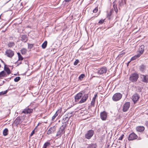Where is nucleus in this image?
<instances>
[{
	"label": "nucleus",
	"instance_id": "obj_26",
	"mask_svg": "<svg viewBox=\"0 0 148 148\" xmlns=\"http://www.w3.org/2000/svg\"><path fill=\"white\" fill-rule=\"evenodd\" d=\"M18 56V58L19 60H22L23 59V58L21 56L19 53H17Z\"/></svg>",
	"mask_w": 148,
	"mask_h": 148
},
{
	"label": "nucleus",
	"instance_id": "obj_52",
	"mask_svg": "<svg viewBox=\"0 0 148 148\" xmlns=\"http://www.w3.org/2000/svg\"><path fill=\"white\" fill-rule=\"evenodd\" d=\"M81 148H85V147H82Z\"/></svg>",
	"mask_w": 148,
	"mask_h": 148
},
{
	"label": "nucleus",
	"instance_id": "obj_15",
	"mask_svg": "<svg viewBox=\"0 0 148 148\" xmlns=\"http://www.w3.org/2000/svg\"><path fill=\"white\" fill-rule=\"evenodd\" d=\"M107 114L105 112H101L100 114V116L103 120H105L106 119Z\"/></svg>",
	"mask_w": 148,
	"mask_h": 148
},
{
	"label": "nucleus",
	"instance_id": "obj_4",
	"mask_svg": "<svg viewBox=\"0 0 148 148\" xmlns=\"http://www.w3.org/2000/svg\"><path fill=\"white\" fill-rule=\"evenodd\" d=\"M122 97V95L120 93L115 94L112 97V99L114 101H117L120 100Z\"/></svg>",
	"mask_w": 148,
	"mask_h": 148
},
{
	"label": "nucleus",
	"instance_id": "obj_16",
	"mask_svg": "<svg viewBox=\"0 0 148 148\" xmlns=\"http://www.w3.org/2000/svg\"><path fill=\"white\" fill-rule=\"evenodd\" d=\"M61 112V110H58L55 113V114H54V115L52 116V121H53L54 119L57 116H58L59 115H60V114Z\"/></svg>",
	"mask_w": 148,
	"mask_h": 148
},
{
	"label": "nucleus",
	"instance_id": "obj_18",
	"mask_svg": "<svg viewBox=\"0 0 148 148\" xmlns=\"http://www.w3.org/2000/svg\"><path fill=\"white\" fill-rule=\"evenodd\" d=\"M97 145L96 143H91L88 145L87 148H96Z\"/></svg>",
	"mask_w": 148,
	"mask_h": 148
},
{
	"label": "nucleus",
	"instance_id": "obj_11",
	"mask_svg": "<svg viewBox=\"0 0 148 148\" xmlns=\"http://www.w3.org/2000/svg\"><path fill=\"white\" fill-rule=\"evenodd\" d=\"M140 97L137 94H134L132 97V100L134 103L138 100Z\"/></svg>",
	"mask_w": 148,
	"mask_h": 148
},
{
	"label": "nucleus",
	"instance_id": "obj_1",
	"mask_svg": "<svg viewBox=\"0 0 148 148\" xmlns=\"http://www.w3.org/2000/svg\"><path fill=\"white\" fill-rule=\"evenodd\" d=\"M88 97V94H85L84 92H80L75 96V101L79 103H81L85 102Z\"/></svg>",
	"mask_w": 148,
	"mask_h": 148
},
{
	"label": "nucleus",
	"instance_id": "obj_3",
	"mask_svg": "<svg viewBox=\"0 0 148 148\" xmlns=\"http://www.w3.org/2000/svg\"><path fill=\"white\" fill-rule=\"evenodd\" d=\"M66 125H63L60 127L59 131L57 132L56 136L60 137L61 136L62 134L64 133L65 132L64 130Z\"/></svg>",
	"mask_w": 148,
	"mask_h": 148
},
{
	"label": "nucleus",
	"instance_id": "obj_9",
	"mask_svg": "<svg viewBox=\"0 0 148 148\" xmlns=\"http://www.w3.org/2000/svg\"><path fill=\"white\" fill-rule=\"evenodd\" d=\"M5 55L8 57H12L14 55V52L10 49L6 50L5 52Z\"/></svg>",
	"mask_w": 148,
	"mask_h": 148
},
{
	"label": "nucleus",
	"instance_id": "obj_43",
	"mask_svg": "<svg viewBox=\"0 0 148 148\" xmlns=\"http://www.w3.org/2000/svg\"><path fill=\"white\" fill-rule=\"evenodd\" d=\"M34 130H35V129L31 133V136H32L34 134Z\"/></svg>",
	"mask_w": 148,
	"mask_h": 148
},
{
	"label": "nucleus",
	"instance_id": "obj_44",
	"mask_svg": "<svg viewBox=\"0 0 148 148\" xmlns=\"http://www.w3.org/2000/svg\"><path fill=\"white\" fill-rule=\"evenodd\" d=\"M3 92H0V95H4Z\"/></svg>",
	"mask_w": 148,
	"mask_h": 148
},
{
	"label": "nucleus",
	"instance_id": "obj_25",
	"mask_svg": "<svg viewBox=\"0 0 148 148\" xmlns=\"http://www.w3.org/2000/svg\"><path fill=\"white\" fill-rule=\"evenodd\" d=\"M47 41L44 42L42 45V48L43 49H45L47 45Z\"/></svg>",
	"mask_w": 148,
	"mask_h": 148
},
{
	"label": "nucleus",
	"instance_id": "obj_22",
	"mask_svg": "<svg viewBox=\"0 0 148 148\" xmlns=\"http://www.w3.org/2000/svg\"><path fill=\"white\" fill-rule=\"evenodd\" d=\"M8 130L7 128H5L3 131V134L4 136H6L8 134Z\"/></svg>",
	"mask_w": 148,
	"mask_h": 148
},
{
	"label": "nucleus",
	"instance_id": "obj_5",
	"mask_svg": "<svg viewBox=\"0 0 148 148\" xmlns=\"http://www.w3.org/2000/svg\"><path fill=\"white\" fill-rule=\"evenodd\" d=\"M137 137V135L133 132L130 134L128 139L129 140H132L136 139Z\"/></svg>",
	"mask_w": 148,
	"mask_h": 148
},
{
	"label": "nucleus",
	"instance_id": "obj_48",
	"mask_svg": "<svg viewBox=\"0 0 148 148\" xmlns=\"http://www.w3.org/2000/svg\"><path fill=\"white\" fill-rule=\"evenodd\" d=\"M37 126H36V127H35V129H36V128L37 127Z\"/></svg>",
	"mask_w": 148,
	"mask_h": 148
},
{
	"label": "nucleus",
	"instance_id": "obj_35",
	"mask_svg": "<svg viewBox=\"0 0 148 148\" xmlns=\"http://www.w3.org/2000/svg\"><path fill=\"white\" fill-rule=\"evenodd\" d=\"M79 61L78 60H76L75 61V62L74 63V65H77V64H78V63H79Z\"/></svg>",
	"mask_w": 148,
	"mask_h": 148
},
{
	"label": "nucleus",
	"instance_id": "obj_17",
	"mask_svg": "<svg viewBox=\"0 0 148 148\" xmlns=\"http://www.w3.org/2000/svg\"><path fill=\"white\" fill-rule=\"evenodd\" d=\"M136 129L137 131L141 132L144 130L145 128L143 126H139L137 127Z\"/></svg>",
	"mask_w": 148,
	"mask_h": 148
},
{
	"label": "nucleus",
	"instance_id": "obj_12",
	"mask_svg": "<svg viewBox=\"0 0 148 148\" xmlns=\"http://www.w3.org/2000/svg\"><path fill=\"white\" fill-rule=\"evenodd\" d=\"M130 106V103L127 102L124 104L123 107V110L124 112H126L129 108Z\"/></svg>",
	"mask_w": 148,
	"mask_h": 148
},
{
	"label": "nucleus",
	"instance_id": "obj_29",
	"mask_svg": "<svg viewBox=\"0 0 148 148\" xmlns=\"http://www.w3.org/2000/svg\"><path fill=\"white\" fill-rule=\"evenodd\" d=\"M50 145V143L49 142H46L44 144L42 148H46L47 147Z\"/></svg>",
	"mask_w": 148,
	"mask_h": 148
},
{
	"label": "nucleus",
	"instance_id": "obj_39",
	"mask_svg": "<svg viewBox=\"0 0 148 148\" xmlns=\"http://www.w3.org/2000/svg\"><path fill=\"white\" fill-rule=\"evenodd\" d=\"M28 46L30 48H31L33 47V45L31 44H28Z\"/></svg>",
	"mask_w": 148,
	"mask_h": 148
},
{
	"label": "nucleus",
	"instance_id": "obj_51",
	"mask_svg": "<svg viewBox=\"0 0 148 148\" xmlns=\"http://www.w3.org/2000/svg\"><path fill=\"white\" fill-rule=\"evenodd\" d=\"M18 63H19L21 64V62H18Z\"/></svg>",
	"mask_w": 148,
	"mask_h": 148
},
{
	"label": "nucleus",
	"instance_id": "obj_41",
	"mask_svg": "<svg viewBox=\"0 0 148 148\" xmlns=\"http://www.w3.org/2000/svg\"><path fill=\"white\" fill-rule=\"evenodd\" d=\"M111 12H109L108 13H107V16L108 17H110L111 15Z\"/></svg>",
	"mask_w": 148,
	"mask_h": 148
},
{
	"label": "nucleus",
	"instance_id": "obj_45",
	"mask_svg": "<svg viewBox=\"0 0 148 148\" xmlns=\"http://www.w3.org/2000/svg\"><path fill=\"white\" fill-rule=\"evenodd\" d=\"M7 92V90L3 92V94H5Z\"/></svg>",
	"mask_w": 148,
	"mask_h": 148
},
{
	"label": "nucleus",
	"instance_id": "obj_19",
	"mask_svg": "<svg viewBox=\"0 0 148 148\" xmlns=\"http://www.w3.org/2000/svg\"><path fill=\"white\" fill-rule=\"evenodd\" d=\"M69 118L65 115L63 116V119L62 121V123H66L68 121L69 119Z\"/></svg>",
	"mask_w": 148,
	"mask_h": 148
},
{
	"label": "nucleus",
	"instance_id": "obj_32",
	"mask_svg": "<svg viewBox=\"0 0 148 148\" xmlns=\"http://www.w3.org/2000/svg\"><path fill=\"white\" fill-rule=\"evenodd\" d=\"M22 40L23 42H25L27 40L26 36L25 35L21 37Z\"/></svg>",
	"mask_w": 148,
	"mask_h": 148
},
{
	"label": "nucleus",
	"instance_id": "obj_33",
	"mask_svg": "<svg viewBox=\"0 0 148 148\" xmlns=\"http://www.w3.org/2000/svg\"><path fill=\"white\" fill-rule=\"evenodd\" d=\"M20 77H17L14 78V80L15 82H18L20 80Z\"/></svg>",
	"mask_w": 148,
	"mask_h": 148
},
{
	"label": "nucleus",
	"instance_id": "obj_42",
	"mask_svg": "<svg viewBox=\"0 0 148 148\" xmlns=\"http://www.w3.org/2000/svg\"><path fill=\"white\" fill-rule=\"evenodd\" d=\"M123 135H122L119 138V140H122L123 138Z\"/></svg>",
	"mask_w": 148,
	"mask_h": 148
},
{
	"label": "nucleus",
	"instance_id": "obj_31",
	"mask_svg": "<svg viewBox=\"0 0 148 148\" xmlns=\"http://www.w3.org/2000/svg\"><path fill=\"white\" fill-rule=\"evenodd\" d=\"M8 46L9 47H12L14 45V44L13 42H10L8 44Z\"/></svg>",
	"mask_w": 148,
	"mask_h": 148
},
{
	"label": "nucleus",
	"instance_id": "obj_27",
	"mask_svg": "<svg viewBox=\"0 0 148 148\" xmlns=\"http://www.w3.org/2000/svg\"><path fill=\"white\" fill-rule=\"evenodd\" d=\"M139 57L140 56H138V54L136 55L135 56H134V57H133L131 58V61H133V60H135L137 58Z\"/></svg>",
	"mask_w": 148,
	"mask_h": 148
},
{
	"label": "nucleus",
	"instance_id": "obj_20",
	"mask_svg": "<svg viewBox=\"0 0 148 148\" xmlns=\"http://www.w3.org/2000/svg\"><path fill=\"white\" fill-rule=\"evenodd\" d=\"M4 69L8 75L10 74V69L6 67L5 65Z\"/></svg>",
	"mask_w": 148,
	"mask_h": 148
},
{
	"label": "nucleus",
	"instance_id": "obj_28",
	"mask_svg": "<svg viewBox=\"0 0 148 148\" xmlns=\"http://www.w3.org/2000/svg\"><path fill=\"white\" fill-rule=\"evenodd\" d=\"M67 117H68L69 118H70L72 115V112H68V113L66 114L65 115Z\"/></svg>",
	"mask_w": 148,
	"mask_h": 148
},
{
	"label": "nucleus",
	"instance_id": "obj_6",
	"mask_svg": "<svg viewBox=\"0 0 148 148\" xmlns=\"http://www.w3.org/2000/svg\"><path fill=\"white\" fill-rule=\"evenodd\" d=\"M93 131L92 130L88 131L87 133L85 135V137L88 139H90L93 135Z\"/></svg>",
	"mask_w": 148,
	"mask_h": 148
},
{
	"label": "nucleus",
	"instance_id": "obj_10",
	"mask_svg": "<svg viewBox=\"0 0 148 148\" xmlns=\"http://www.w3.org/2000/svg\"><path fill=\"white\" fill-rule=\"evenodd\" d=\"M144 46L143 45H141L138 49L139 53L138 54V56H140L143 54L144 51Z\"/></svg>",
	"mask_w": 148,
	"mask_h": 148
},
{
	"label": "nucleus",
	"instance_id": "obj_23",
	"mask_svg": "<svg viewBox=\"0 0 148 148\" xmlns=\"http://www.w3.org/2000/svg\"><path fill=\"white\" fill-rule=\"evenodd\" d=\"M145 68V67L143 65H142L140 66V69L142 71H144Z\"/></svg>",
	"mask_w": 148,
	"mask_h": 148
},
{
	"label": "nucleus",
	"instance_id": "obj_13",
	"mask_svg": "<svg viewBox=\"0 0 148 148\" xmlns=\"http://www.w3.org/2000/svg\"><path fill=\"white\" fill-rule=\"evenodd\" d=\"M33 112V110L29 108H26L24 109L22 112L23 113L27 114L32 113Z\"/></svg>",
	"mask_w": 148,
	"mask_h": 148
},
{
	"label": "nucleus",
	"instance_id": "obj_24",
	"mask_svg": "<svg viewBox=\"0 0 148 148\" xmlns=\"http://www.w3.org/2000/svg\"><path fill=\"white\" fill-rule=\"evenodd\" d=\"M6 73L4 71H3L0 73V77H5L6 76Z\"/></svg>",
	"mask_w": 148,
	"mask_h": 148
},
{
	"label": "nucleus",
	"instance_id": "obj_14",
	"mask_svg": "<svg viewBox=\"0 0 148 148\" xmlns=\"http://www.w3.org/2000/svg\"><path fill=\"white\" fill-rule=\"evenodd\" d=\"M141 77L143 82L146 83L148 82V75H141Z\"/></svg>",
	"mask_w": 148,
	"mask_h": 148
},
{
	"label": "nucleus",
	"instance_id": "obj_47",
	"mask_svg": "<svg viewBox=\"0 0 148 148\" xmlns=\"http://www.w3.org/2000/svg\"><path fill=\"white\" fill-rule=\"evenodd\" d=\"M130 61H129V62H128L127 65H128L129 64V63H130Z\"/></svg>",
	"mask_w": 148,
	"mask_h": 148
},
{
	"label": "nucleus",
	"instance_id": "obj_40",
	"mask_svg": "<svg viewBox=\"0 0 148 148\" xmlns=\"http://www.w3.org/2000/svg\"><path fill=\"white\" fill-rule=\"evenodd\" d=\"M97 96V95L96 94L95 95L94 97H93L92 99L93 100H95V101L96 98Z\"/></svg>",
	"mask_w": 148,
	"mask_h": 148
},
{
	"label": "nucleus",
	"instance_id": "obj_38",
	"mask_svg": "<svg viewBox=\"0 0 148 148\" xmlns=\"http://www.w3.org/2000/svg\"><path fill=\"white\" fill-rule=\"evenodd\" d=\"M104 21V20H101L99 21V23H103Z\"/></svg>",
	"mask_w": 148,
	"mask_h": 148
},
{
	"label": "nucleus",
	"instance_id": "obj_30",
	"mask_svg": "<svg viewBox=\"0 0 148 148\" xmlns=\"http://www.w3.org/2000/svg\"><path fill=\"white\" fill-rule=\"evenodd\" d=\"M27 52L26 49L23 48L21 50V53L22 54H25Z\"/></svg>",
	"mask_w": 148,
	"mask_h": 148
},
{
	"label": "nucleus",
	"instance_id": "obj_46",
	"mask_svg": "<svg viewBox=\"0 0 148 148\" xmlns=\"http://www.w3.org/2000/svg\"><path fill=\"white\" fill-rule=\"evenodd\" d=\"M71 0H65L66 2H69Z\"/></svg>",
	"mask_w": 148,
	"mask_h": 148
},
{
	"label": "nucleus",
	"instance_id": "obj_36",
	"mask_svg": "<svg viewBox=\"0 0 148 148\" xmlns=\"http://www.w3.org/2000/svg\"><path fill=\"white\" fill-rule=\"evenodd\" d=\"M95 101L93 100H92V101H91V106H94L95 104Z\"/></svg>",
	"mask_w": 148,
	"mask_h": 148
},
{
	"label": "nucleus",
	"instance_id": "obj_49",
	"mask_svg": "<svg viewBox=\"0 0 148 148\" xmlns=\"http://www.w3.org/2000/svg\"><path fill=\"white\" fill-rule=\"evenodd\" d=\"M18 63H19L21 64V62H18Z\"/></svg>",
	"mask_w": 148,
	"mask_h": 148
},
{
	"label": "nucleus",
	"instance_id": "obj_34",
	"mask_svg": "<svg viewBox=\"0 0 148 148\" xmlns=\"http://www.w3.org/2000/svg\"><path fill=\"white\" fill-rule=\"evenodd\" d=\"M84 77V74H82L79 76V79L81 80Z\"/></svg>",
	"mask_w": 148,
	"mask_h": 148
},
{
	"label": "nucleus",
	"instance_id": "obj_21",
	"mask_svg": "<svg viewBox=\"0 0 148 148\" xmlns=\"http://www.w3.org/2000/svg\"><path fill=\"white\" fill-rule=\"evenodd\" d=\"M20 119L19 118H17L15 120L14 123L16 124H19L20 123Z\"/></svg>",
	"mask_w": 148,
	"mask_h": 148
},
{
	"label": "nucleus",
	"instance_id": "obj_37",
	"mask_svg": "<svg viewBox=\"0 0 148 148\" xmlns=\"http://www.w3.org/2000/svg\"><path fill=\"white\" fill-rule=\"evenodd\" d=\"M98 10V8H96L93 10V12L94 13H96L97 12Z\"/></svg>",
	"mask_w": 148,
	"mask_h": 148
},
{
	"label": "nucleus",
	"instance_id": "obj_8",
	"mask_svg": "<svg viewBox=\"0 0 148 148\" xmlns=\"http://www.w3.org/2000/svg\"><path fill=\"white\" fill-rule=\"evenodd\" d=\"M56 126H53L52 127H50L47 131V134L49 135L53 133L56 130Z\"/></svg>",
	"mask_w": 148,
	"mask_h": 148
},
{
	"label": "nucleus",
	"instance_id": "obj_7",
	"mask_svg": "<svg viewBox=\"0 0 148 148\" xmlns=\"http://www.w3.org/2000/svg\"><path fill=\"white\" fill-rule=\"evenodd\" d=\"M107 69L106 67H103L99 69L97 72V73L99 74H102L106 72Z\"/></svg>",
	"mask_w": 148,
	"mask_h": 148
},
{
	"label": "nucleus",
	"instance_id": "obj_2",
	"mask_svg": "<svg viewBox=\"0 0 148 148\" xmlns=\"http://www.w3.org/2000/svg\"><path fill=\"white\" fill-rule=\"evenodd\" d=\"M139 77V75L137 73H132L129 77V80L131 82H136Z\"/></svg>",
	"mask_w": 148,
	"mask_h": 148
},
{
	"label": "nucleus",
	"instance_id": "obj_50",
	"mask_svg": "<svg viewBox=\"0 0 148 148\" xmlns=\"http://www.w3.org/2000/svg\"><path fill=\"white\" fill-rule=\"evenodd\" d=\"M18 63H19L21 64V62H18Z\"/></svg>",
	"mask_w": 148,
	"mask_h": 148
}]
</instances>
